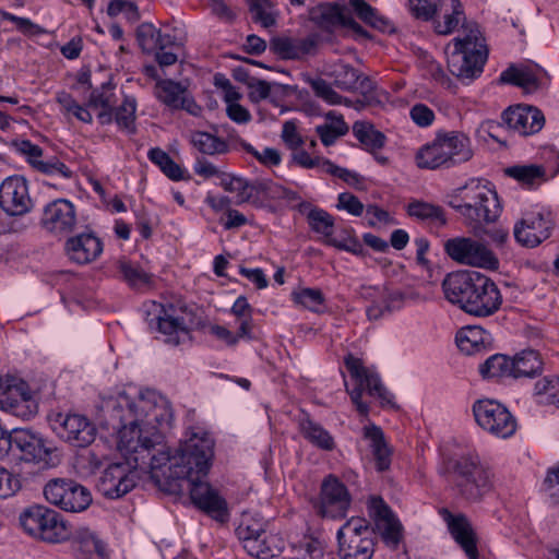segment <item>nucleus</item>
I'll return each mask as SVG.
<instances>
[{
  "label": "nucleus",
  "instance_id": "1",
  "mask_svg": "<svg viewBox=\"0 0 559 559\" xmlns=\"http://www.w3.org/2000/svg\"><path fill=\"white\" fill-rule=\"evenodd\" d=\"M106 408L111 425L119 431L118 450L124 459V463H112L102 474L98 483V491L109 499H118L135 486V475L131 469H141L151 473L152 478H159L160 468H152L135 465L122 448V439L127 438L140 441L143 445H148L146 440H156L152 444V454L159 451L164 447L163 436L157 431L156 426H163L171 418V414L155 391L146 390L131 396L127 392L119 393L116 397L110 399Z\"/></svg>",
  "mask_w": 559,
  "mask_h": 559
},
{
  "label": "nucleus",
  "instance_id": "2",
  "mask_svg": "<svg viewBox=\"0 0 559 559\" xmlns=\"http://www.w3.org/2000/svg\"><path fill=\"white\" fill-rule=\"evenodd\" d=\"M122 439V448L135 465L160 468L165 478L179 480L186 484L192 503L211 515L214 520L225 521L228 516L227 503L217 490L206 480L214 457V439L201 429L192 430L182 441L174 455H170L166 445L152 454V444L157 439L146 440L143 445L132 438Z\"/></svg>",
  "mask_w": 559,
  "mask_h": 559
},
{
  "label": "nucleus",
  "instance_id": "3",
  "mask_svg": "<svg viewBox=\"0 0 559 559\" xmlns=\"http://www.w3.org/2000/svg\"><path fill=\"white\" fill-rule=\"evenodd\" d=\"M450 73L464 83L481 75L488 59L486 39L477 23L463 25V32L445 48Z\"/></svg>",
  "mask_w": 559,
  "mask_h": 559
},
{
  "label": "nucleus",
  "instance_id": "4",
  "mask_svg": "<svg viewBox=\"0 0 559 559\" xmlns=\"http://www.w3.org/2000/svg\"><path fill=\"white\" fill-rule=\"evenodd\" d=\"M473 157L471 140L462 132H438L433 140L423 145L415 155L421 169L451 168Z\"/></svg>",
  "mask_w": 559,
  "mask_h": 559
},
{
  "label": "nucleus",
  "instance_id": "5",
  "mask_svg": "<svg viewBox=\"0 0 559 559\" xmlns=\"http://www.w3.org/2000/svg\"><path fill=\"white\" fill-rule=\"evenodd\" d=\"M449 477L457 495L467 501H479L492 489V473L477 454H466L449 464Z\"/></svg>",
  "mask_w": 559,
  "mask_h": 559
},
{
  "label": "nucleus",
  "instance_id": "6",
  "mask_svg": "<svg viewBox=\"0 0 559 559\" xmlns=\"http://www.w3.org/2000/svg\"><path fill=\"white\" fill-rule=\"evenodd\" d=\"M344 364L352 381V386L345 381L346 391L360 415L369 414V405L361 400L365 391L370 396L379 399L383 405L393 403V394L385 389L377 373L364 366L361 359L348 354L344 358Z\"/></svg>",
  "mask_w": 559,
  "mask_h": 559
},
{
  "label": "nucleus",
  "instance_id": "7",
  "mask_svg": "<svg viewBox=\"0 0 559 559\" xmlns=\"http://www.w3.org/2000/svg\"><path fill=\"white\" fill-rule=\"evenodd\" d=\"M24 531L37 539L58 544L70 538L71 530L62 515L44 506H32L20 516Z\"/></svg>",
  "mask_w": 559,
  "mask_h": 559
},
{
  "label": "nucleus",
  "instance_id": "8",
  "mask_svg": "<svg viewBox=\"0 0 559 559\" xmlns=\"http://www.w3.org/2000/svg\"><path fill=\"white\" fill-rule=\"evenodd\" d=\"M462 203L454 209L465 218L466 224L476 230L483 224L493 223L502 211L498 194L487 187H466Z\"/></svg>",
  "mask_w": 559,
  "mask_h": 559
},
{
  "label": "nucleus",
  "instance_id": "9",
  "mask_svg": "<svg viewBox=\"0 0 559 559\" xmlns=\"http://www.w3.org/2000/svg\"><path fill=\"white\" fill-rule=\"evenodd\" d=\"M143 311L148 329L160 333L166 344L178 346L190 340V330L183 318L175 317L173 305L151 300L144 302Z\"/></svg>",
  "mask_w": 559,
  "mask_h": 559
},
{
  "label": "nucleus",
  "instance_id": "10",
  "mask_svg": "<svg viewBox=\"0 0 559 559\" xmlns=\"http://www.w3.org/2000/svg\"><path fill=\"white\" fill-rule=\"evenodd\" d=\"M443 249L445 254L457 264L489 271L499 269L497 255L484 242L472 237L450 238L444 242Z\"/></svg>",
  "mask_w": 559,
  "mask_h": 559
},
{
  "label": "nucleus",
  "instance_id": "11",
  "mask_svg": "<svg viewBox=\"0 0 559 559\" xmlns=\"http://www.w3.org/2000/svg\"><path fill=\"white\" fill-rule=\"evenodd\" d=\"M472 411L477 425L497 438L508 439L516 431L515 417L496 400H477L474 402Z\"/></svg>",
  "mask_w": 559,
  "mask_h": 559
},
{
  "label": "nucleus",
  "instance_id": "12",
  "mask_svg": "<svg viewBox=\"0 0 559 559\" xmlns=\"http://www.w3.org/2000/svg\"><path fill=\"white\" fill-rule=\"evenodd\" d=\"M48 502L68 512H81L92 502L90 490L72 479L56 478L44 488Z\"/></svg>",
  "mask_w": 559,
  "mask_h": 559
},
{
  "label": "nucleus",
  "instance_id": "13",
  "mask_svg": "<svg viewBox=\"0 0 559 559\" xmlns=\"http://www.w3.org/2000/svg\"><path fill=\"white\" fill-rule=\"evenodd\" d=\"M52 430L76 448L90 445L96 438V426L84 415L58 413L50 418Z\"/></svg>",
  "mask_w": 559,
  "mask_h": 559
},
{
  "label": "nucleus",
  "instance_id": "14",
  "mask_svg": "<svg viewBox=\"0 0 559 559\" xmlns=\"http://www.w3.org/2000/svg\"><path fill=\"white\" fill-rule=\"evenodd\" d=\"M353 498L345 486L336 476H326L320 488L318 513L332 520L344 519L352 506Z\"/></svg>",
  "mask_w": 559,
  "mask_h": 559
},
{
  "label": "nucleus",
  "instance_id": "15",
  "mask_svg": "<svg viewBox=\"0 0 559 559\" xmlns=\"http://www.w3.org/2000/svg\"><path fill=\"white\" fill-rule=\"evenodd\" d=\"M555 227L552 215L548 211H533L523 215L514 225V237L519 243L535 248L548 239Z\"/></svg>",
  "mask_w": 559,
  "mask_h": 559
},
{
  "label": "nucleus",
  "instance_id": "16",
  "mask_svg": "<svg viewBox=\"0 0 559 559\" xmlns=\"http://www.w3.org/2000/svg\"><path fill=\"white\" fill-rule=\"evenodd\" d=\"M501 305L502 295L497 284L487 275L479 273L465 312L474 317L487 318L495 314Z\"/></svg>",
  "mask_w": 559,
  "mask_h": 559
},
{
  "label": "nucleus",
  "instance_id": "17",
  "mask_svg": "<svg viewBox=\"0 0 559 559\" xmlns=\"http://www.w3.org/2000/svg\"><path fill=\"white\" fill-rule=\"evenodd\" d=\"M0 207L10 216H22L33 207L28 185L22 176H10L0 185Z\"/></svg>",
  "mask_w": 559,
  "mask_h": 559
},
{
  "label": "nucleus",
  "instance_id": "18",
  "mask_svg": "<svg viewBox=\"0 0 559 559\" xmlns=\"http://www.w3.org/2000/svg\"><path fill=\"white\" fill-rule=\"evenodd\" d=\"M40 225L55 236L70 234L76 225L74 204L67 199H57L47 203L43 210Z\"/></svg>",
  "mask_w": 559,
  "mask_h": 559
},
{
  "label": "nucleus",
  "instance_id": "19",
  "mask_svg": "<svg viewBox=\"0 0 559 559\" xmlns=\"http://www.w3.org/2000/svg\"><path fill=\"white\" fill-rule=\"evenodd\" d=\"M502 123L511 131L528 136L538 133L545 126V117L537 107L514 105L501 114Z\"/></svg>",
  "mask_w": 559,
  "mask_h": 559
},
{
  "label": "nucleus",
  "instance_id": "20",
  "mask_svg": "<svg viewBox=\"0 0 559 559\" xmlns=\"http://www.w3.org/2000/svg\"><path fill=\"white\" fill-rule=\"evenodd\" d=\"M318 48L319 37L316 34L306 37L278 35L270 41V50L282 60H305L314 56Z\"/></svg>",
  "mask_w": 559,
  "mask_h": 559
},
{
  "label": "nucleus",
  "instance_id": "21",
  "mask_svg": "<svg viewBox=\"0 0 559 559\" xmlns=\"http://www.w3.org/2000/svg\"><path fill=\"white\" fill-rule=\"evenodd\" d=\"M477 278H479V272L476 271L449 273L442 282L445 299L453 305H457L465 312Z\"/></svg>",
  "mask_w": 559,
  "mask_h": 559
},
{
  "label": "nucleus",
  "instance_id": "22",
  "mask_svg": "<svg viewBox=\"0 0 559 559\" xmlns=\"http://www.w3.org/2000/svg\"><path fill=\"white\" fill-rule=\"evenodd\" d=\"M154 94L159 102L171 109H185L192 115H198L199 106L179 82L169 79L159 80L155 85Z\"/></svg>",
  "mask_w": 559,
  "mask_h": 559
},
{
  "label": "nucleus",
  "instance_id": "23",
  "mask_svg": "<svg viewBox=\"0 0 559 559\" xmlns=\"http://www.w3.org/2000/svg\"><path fill=\"white\" fill-rule=\"evenodd\" d=\"M14 450L20 452V459L28 463L48 464L50 451L44 440L26 429L13 430Z\"/></svg>",
  "mask_w": 559,
  "mask_h": 559
},
{
  "label": "nucleus",
  "instance_id": "24",
  "mask_svg": "<svg viewBox=\"0 0 559 559\" xmlns=\"http://www.w3.org/2000/svg\"><path fill=\"white\" fill-rule=\"evenodd\" d=\"M69 259L78 264H87L103 252V242L93 233H82L70 237L66 242Z\"/></svg>",
  "mask_w": 559,
  "mask_h": 559
},
{
  "label": "nucleus",
  "instance_id": "25",
  "mask_svg": "<svg viewBox=\"0 0 559 559\" xmlns=\"http://www.w3.org/2000/svg\"><path fill=\"white\" fill-rule=\"evenodd\" d=\"M440 514L447 522L452 537L462 547L468 559H478L476 537L466 516L453 515L448 509H442Z\"/></svg>",
  "mask_w": 559,
  "mask_h": 559
},
{
  "label": "nucleus",
  "instance_id": "26",
  "mask_svg": "<svg viewBox=\"0 0 559 559\" xmlns=\"http://www.w3.org/2000/svg\"><path fill=\"white\" fill-rule=\"evenodd\" d=\"M406 212L409 217L420 222L431 230H439L448 224L447 212L439 204L414 200L407 204Z\"/></svg>",
  "mask_w": 559,
  "mask_h": 559
},
{
  "label": "nucleus",
  "instance_id": "27",
  "mask_svg": "<svg viewBox=\"0 0 559 559\" xmlns=\"http://www.w3.org/2000/svg\"><path fill=\"white\" fill-rule=\"evenodd\" d=\"M362 437L369 443L376 469L378 472L388 471L391 466L392 450L385 440L383 430L379 426L370 424L362 428Z\"/></svg>",
  "mask_w": 559,
  "mask_h": 559
},
{
  "label": "nucleus",
  "instance_id": "28",
  "mask_svg": "<svg viewBox=\"0 0 559 559\" xmlns=\"http://www.w3.org/2000/svg\"><path fill=\"white\" fill-rule=\"evenodd\" d=\"M116 85L110 81L103 83L100 87L94 88L87 100V106L94 109H100L97 119L102 124L112 122L114 108L118 104L116 95Z\"/></svg>",
  "mask_w": 559,
  "mask_h": 559
},
{
  "label": "nucleus",
  "instance_id": "29",
  "mask_svg": "<svg viewBox=\"0 0 559 559\" xmlns=\"http://www.w3.org/2000/svg\"><path fill=\"white\" fill-rule=\"evenodd\" d=\"M441 15L432 17L435 32L439 35H449L457 29L459 25L468 24L465 22V13L460 0H444L440 4Z\"/></svg>",
  "mask_w": 559,
  "mask_h": 559
},
{
  "label": "nucleus",
  "instance_id": "30",
  "mask_svg": "<svg viewBox=\"0 0 559 559\" xmlns=\"http://www.w3.org/2000/svg\"><path fill=\"white\" fill-rule=\"evenodd\" d=\"M346 8L338 3H323L310 11V20L320 29L333 32L336 26L344 24Z\"/></svg>",
  "mask_w": 559,
  "mask_h": 559
},
{
  "label": "nucleus",
  "instance_id": "31",
  "mask_svg": "<svg viewBox=\"0 0 559 559\" xmlns=\"http://www.w3.org/2000/svg\"><path fill=\"white\" fill-rule=\"evenodd\" d=\"M348 3L358 19L364 23L383 33H392L394 31L392 22L381 15L377 9L371 7L366 0H348Z\"/></svg>",
  "mask_w": 559,
  "mask_h": 559
},
{
  "label": "nucleus",
  "instance_id": "32",
  "mask_svg": "<svg viewBox=\"0 0 559 559\" xmlns=\"http://www.w3.org/2000/svg\"><path fill=\"white\" fill-rule=\"evenodd\" d=\"M374 530L370 527L367 520L353 516L347 520L337 531L338 544L356 543L373 537Z\"/></svg>",
  "mask_w": 559,
  "mask_h": 559
},
{
  "label": "nucleus",
  "instance_id": "33",
  "mask_svg": "<svg viewBox=\"0 0 559 559\" xmlns=\"http://www.w3.org/2000/svg\"><path fill=\"white\" fill-rule=\"evenodd\" d=\"M513 378H533L543 370V360L534 349H524L512 358Z\"/></svg>",
  "mask_w": 559,
  "mask_h": 559
},
{
  "label": "nucleus",
  "instance_id": "34",
  "mask_svg": "<svg viewBox=\"0 0 559 559\" xmlns=\"http://www.w3.org/2000/svg\"><path fill=\"white\" fill-rule=\"evenodd\" d=\"M299 429L304 438L314 447L324 451L334 449L335 442L333 437L319 423L306 417L299 421Z\"/></svg>",
  "mask_w": 559,
  "mask_h": 559
},
{
  "label": "nucleus",
  "instance_id": "35",
  "mask_svg": "<svg viewBox=\"0 0 559 559\" xmlns=\"http://www.w3.org/2000/svg\"><path fill=\"white\" fill-rule=\"evenodd\" d=\"M499 81L524 88L527 92L536 91L539 86V79L531 68H516L510 66L501 72Z\"/></svg>",
  "mask_w": 559,
  "mask_h": 559
},
{
  "label": "nucleus",
  "instance_id": "36",
  "mask_svg": "<svg viewBox=\"0 0 559 559\" xmlns=\"http://www.w3.org/2000/svg\"><path fill=\"white\" fill-rule=\"evenodd\" d=\"M136 99L133 96L124 95L121 104H117L114 108L112 121L116 122L118 128L128 134L136 132Z\"/></svg>",
  "mask_w": 559,
  "mask_h": 559
},
{
  "label": "nucleus",
  "instance_id": "37",
  "mask_svg": "<svg viewBox=\"0 0 559 559\" xmlns=\"http://www.w3.org/2000/svg\"><path fill=\"white\" fill-rule=\"evenodd\" d=\"M353 134L369 152L382 148L386 140L381 131L366 121H356L353 124Z\"/></svg>",
  "mask_w": 559,
  "mask_h": 559
},
{
  "label": "nucleus",
  "instance_id": "38",
  "mask_svg": "<svg viewBox=\"0 0 559 559\" xmlns=\"http://www.w3.org/2000/svg\"><path fill=\"white\" fill-rule=\"evenodd\" d=\"M148 159L158 166L165 176L174 181L186 179V169L177 164L168 153L159 147H153L147 153Z\"/></svg>",
  "mask_w": 559,
  "mask_h": 559
},
{
  "label": "nucleus",
  "instance_id": "39",
  "mask_svg": "<svg viewBox=\"0 0 559 559\" xmlns=\"http://www.w3.org/2000/svg\"><path fill=\"white\" fill-rule=\"evenodd\" d=\"M275 542L276 538L265 532L261 534V536L243 543V548L251 557L257 559H271L280 551Z\"/></svg>",
  "mask_w": 559,
  "mask_h": 559
},
{
  "label": "nucleus",
  "instance_id": "40",
  "mask_svg": "<svg viewBox=\"0 0 559 559\" xmlns=\"http://www.w3.org/2000/svg\"><path fill=\"white\" fill-rule=\"evenodd\" d=\"M512 358L495 354L479 365V372L486 379L512 377Z\"/></svg>",
  "mask_w": 559,
  "mask_h": 559
},
{
  "label": "nucleus",
  "instance_id": "41",
  "mask_svg": "<svg viewBox=\"0 0 559 559\" xmlns=\"http://www.w3.org/2000/svg\"><path fill=\"white\" fill-rule=\"evenodd\" d=\"M325 242L329 246L350 252L358 257H365L367 254V250L356 237L354 229H342L336 236H333L332 234L326 238Z\"/></svg>",
  "mask_w": 559,
  "mask_h": 559
},
{
  "label": "nucleus",
  "instance_id": "42",
  "mask_svg": "<svg viewBox=\"0 0 559 559\" xmlns=\"http://www.w3.org/2000/svg\"><path fill=\"white\" fill-rule=\"evenodd\" d=\"M403 305V295L400 292H386L380 300L373 301L367 308V316L370 320H377L385 313H391L394 310L401 309Z\"/></svg>",
  "mask_w": 559,
  "mask_h": 559
},
{
  "label": "nucleus",
  "instance_id": "43",
  "mask_svg": "<svg viewBox=\"0 0 559 559\" xmlns=\"http://www.w3.org/2000/svg\"><path fill=\"white\" fill-rule=\"evenodd\" d=\"M192 143L201 153L207 155L226 154L228 144L221 138L209 132H197L192 135Z\"/></svg>",
  "mask_w": 559,
  "mask_h": 559
},
{
  "label": "nucleus",
  "instance_id": "44",
  "mask_svg": "<svg viewBox=\"0 0 559 559\" xmlns=\"http://www.w3.org/2000/svg\"><path fill=\"white\" fill-rule=\"evenodd\" d=\"M237 146L253 156L264 167H277L282 163V154L274 147L265 146L262 151H258L243 139L237 140Z\"/></svg>",
  "mask_w": 559,
  "mask_h": 559
},
{
  "label": "nucleus",
  "instance_id": "45",
  "mask_svg": "<svg viewBox=\"0 0 559 559\" xmlns=\"http://www.w3.org/2000/svg\"><path fill=\"white\" fill-rule=\"evenodd\" d=\"M266 523L258 514L243 513L241 516V521L236 530L239 539L242 543L248 542L254 537L261 536L264 534Z\"/></svg>",
  "mask_w": 559,
  "mask_h": 559
},
{
  "label": "nucleus",
  "instance_id": "46",
  "mask_svg": "<svg viewBox=\"0 0 559 559\" xmlns=\"http://www.w3.org/2000/svg\"><path fill=\"white\" fill-rule=\"evenodd\" d=\"M374 545L373 537L350 544H338V554L342 559H371Z\"/></svg>",
  "mask_w": 559,
  "mask_h": 559
},
{
  "label": "nucleus",
  "instance_id": "47",
  "mask_svg": "<svg viewBox=\"0 0 559 559\" xmlns=\"http://www.w3.org/2000/svg\"><path fill=\"white\" fill-rule=\"evenodd\" d=\"M374 527L386 545L396 547L403 538V525L395 514L374 524Z\"/></svg>",
  "mask_w": 559,
  "mask_h": 559
},
{
  "label": "nucleus",
  "instance_id": "48",
  "mask_svg": "<svg viewBox=\"0 0 559 559\" xmlns=\"http://www.w3.org/2000/svg\"><path fill=\"white\" fill-rule=\"evenodd\" d=\"M307 221L312 231L330 237L333 231L334 218L326 211L313 207L307 214Z\"/></svg>",
  "mask_w": 559,
  "mask_h": 559
},
{
  "label": "nucleus",
  "instance_id": "49",
  "mask_svg": "<svg viewBox=\"0 0 559 559\" xmlns=\"http://www.w3.org/2000/svg\"><path fill=\"white\" fill-rule=\"evenodd\" d=\"M237 188L238 189L236 190V204H242L260 199L261 191L265 190V185L262 183V179L249 181L246 178L239 177Z\"/></svg>",
  "mask_w": 559,
  "mask_h": 559
},
{
  "label": "nucleus",
  "instance_id": "50",
  "mask_svg": "<svg viewBox=\"0 0 559 559\" xmlns=\"http://www.w3.org/2000/svg\"><path fill=\"white\" fill-rule=\"evenodd\" d=\"M14 392L19 393L20 399H15L10 403V406L14 409L16 415L23 417L34 416L37 412L36 404L31 400V394L23 386L9 388V394L12 395Z\"/></svg>",
  "mask_w": 559,
  "mask_h": 559
},
{
  "label": "nucleus",
  "instance_id": "51",
  "mask_svg": "<svg viewBox=\"0 0 559 559\" xmlns=\"http://www.w3.org/2000/svg\"><path fill=\"white\" fill-rule=\"evenodd\" d=\"M506 174L525 185H533L545 176V169L536 165L512 166Z\"/></svg>",
  "mask_w": 559,
  "mask_h": 559
},
{
  "label": "nucleus",
  "instance_id": "52",
  "mask_svg": "<svg viewBox=\"0 0 559 559\" xmlns=\"http://www.w3.org/2000/svg\"><path fill=\"white\" fill-rule=\"evenodd\" d=\"M118 270L123 280L132 287L148 283V275L136 264L127 260L118 262Z\"/></svg>",
  "mask_w": 559,
  "mask_h": 559
},
{
  "label": "nucleus",
  "instance_id": "53",
  "mask_svg": "<svg viewBox=\"0 0 559 559\" xmlns=\"http://www.w3.org/2000/svg\"><path fill=\"white\" fill-rule=\"evenodd\" d=\"M293 300L308 310L318 311L324 302V296L317 288H301L293 293Z\"/></svg>",
  "mask_w": 559,
  "mask_h": 559
},
{
  "label": "nucleus",
  "instance_id": "54",
  "mask_svg": "<svg viewBox=\"0 0 559 559\" xmlns=\"http://www.w3.org/2000/svg\"><path fill=\"white\" fill-rule=\"evenodd\" d=\"M325 174H329L333 177L340 178L348 186L356 188V189H362L364 188V178L358 173L337 166L333 162H325Z\"/></svg>",
  "mask_w": 559,
  "mask_h": 559
},
{
  "label": "nucleus",
  "instance_id": "55",
  "mask_svg": "<svg viewBox=\"0 0 559 559\" xmlns=\"http://www.w3.org/2000/svg\"><path fill=\"white\" fill-rule=\"evenodd\" d=\"M536 395L545 396V402L559 406V378L544 377L534 385Z\"/></svg>",
  "mask_w": 559,
  "mask_h": 559
},
{
  "label": "nucleus",
  "instance_id": "56",
  "mask_svg": "<svg viewBox=\"0 0 559 559\" xmlns=\"http://www.w3.org/2000/svg\"><path fill=\"white\" fill-rule=\"evenodd\" d=\"M136 40L144 52H153L156 50V36L158 28L152 23H142L136 28Z\"/></svg>",
  "mask_w": 559,
  "mask_h": 559
},
{
  "label": "nucleus",
  "instance_id": "57",
  "mask_svg": "<svg viewBox=\"0 0 559 559\" xmlns=\"http://www.w3.org/2000/svg\"><path fill=\"white\" fill-rule=\"evenodd\" d=\"M347 131L348 127L343 119L337 120L334 124H324L317 127V133L322 144L325 146L334 144L337 138L346 134Z\"/></svg>",
  "mask_w": 559,
  "mask_h": 559
},
{
  "label": "nucleus",
  "instance_id": "58",
  "mask_svg": "<svg viewBox=\"0 0 559 559\" xmlns=\"http://www.w3.org/2000/svg\"><path fill=\"white\" fill-rule=\"evenodd\" d=\"M367 510L369 516L373 520L374 524L380 521L386 520L394 514L389 504L380 496H371L367 502Z\"/></svg>",
  "mask_w": 559,
  "mask_h": 559
},
{
  "label": "nucleus",
  "instance_id": "59",
  "mask_svg": "<svg viewBox=\"0 0 559 559\" xmlns=\"http://www.w3.org/2000/svg\"><path fill=\"white\" fill-rule=\"evenodd\" d=\"M12 145L16 152L27 157V160L34 168H39V164L43 163L40 159L43 150L37 144L32 143L29 140H17L13 141Z\"/></svg>",
  "mask_w": 559,
  "mask_h": 559
},
{
  "label": "nucleus",
  "instance_id": "60",
  "mask_svg": "<svg viewBox=\"0 0 559 559\" xmlns=\"http://www.w3.org/2000/svg\"><path fill=\"white\" fill-rule=\"evenodd\" d=\"M310 86L316 96L322 98L330 105L341 104L342 96L337 94L332 86L323 79L318 78L310 81Z\"/></svg>",
  "mask_w": 559,
  "mask_h": 559
},
{
  "label": "nucleus",
  "instance_id": "61",
  "mask_svg": "<svg viewBox=\"0 0 559 559\" xmlns=\"http://www.w3.org/2000/svg\"><path fill=\"white\" fill-rule=\"evenodd\" d=\"M409 117L412 121L420 128L430 127L436 119L435 111L423 103H417L411 107Z\"/></svg>",
  "mask_w": 559,
  "mask_h": 559
},
{
  "label": "nucleus",
  "instance_id": "62",
  "mask_svg": "<svg viewBox=\"0 0 559 559\" xmlns=\"http://www.w3.org/2000/svg\"><path fill=\"white\" fill-rule=\"evenodd\" d=\"M293 162L301 168L305 169H313L318 168L321 173L325 174L324 163L330 162V159L319 156H311L307 151L300 150L292 155Z\"/></svg>",
  "mask_w": 559,
  "mask_h": 559
},
{
  "label": "nucleus",
  "instance_id": "63",
  "mask_svg": "<svg viewBox=\"0 0 559 559\" xmlns=\"http://www.w3.org/2000/svg\"><path fill=\"white\" fill-rule=\"evenodd\" d=\"M336 207L342 211H346L353 216H361L365 211V205L360 200L349 192H342L337 197Z\"/></svg>",
  "mask_w": 559,
  "mask_h": 559
},
{
  "label": "nucleus",
  "instance_id": "64",
  "mask_svg": "<svg viewBox=\"0 0 559 559\" xmlns=\"http://www.w3.org/2000/svg\"><path fill=\"white\" fill-rule=\"evenodd\" d=\"M543 490L552 500L559 502V467H551L543 481Z\"/></svg>",
  "mask_w": 559,
  "mask_h": 559
}]
</instances>
